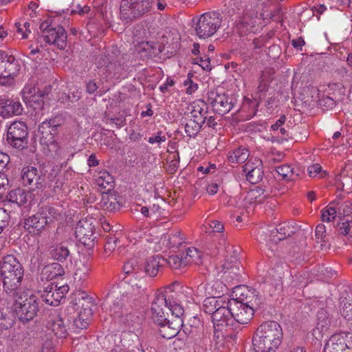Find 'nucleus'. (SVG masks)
I'll list each match as a JSON object with an SVG mask.
<instances>
[{
    "instance_id": "f257e3e1",
    "label": "nucleus",
    "mask_w": 352,
    "mask_h": 352,
    "mask_svg": "<svg viewBox=\"0 0 352 352\" xmlns=\"http://www.w3.org/2000/svg\"><path fill=\"white\" fill-rule=\"evenodd\" d=\"M23 276V265L14 255L3 257L0 261V281H2L3 292L6 294L16 296L17 292L22 291Z\"/></svg>"
},
{
    "instance_id": "f03ea898",
    "label": "nucleus",
    "mask_w": 352,
    "mask_h": 352,
    "mask_svg": "<svg viewBox=\"0 0 352 352\" xmlns=\"http://www.w3.org/2000/svg\"><path fill=\"white\" fill-rule=\"evenodd\" d=\"M63 123L62 116H56L43 121L38 126L40 143L44 150L47 151L54 158L64 159L66 157V149L61 147L55 140Z\"/></svg>"
},
{
    "instance_id": "7ed1b4c3",
    "label": "nucleus",
    "mask_w": 352,
    "mask_h": 352,
    "mask_svg": "<svg viewBox=\"0 0 352 352\" xmlns=\"http://www.w3.org/2000/svg\"><path fill=\"white\" fill-rule=\"evenodd\" d=\"M176 283L164 287L163 291H158L151 304V319L155 324H162L167 320L168 311L173 314V310L177 305H181L178 299L179 294L174 290Z\"/></svg>"
},
{
    "instance_id": "20e7f679",
    "label": "nucleus",
    "mask_w": 352,
    "mask_h": 352,
    "mask_svg": "<svg viewBox=\"0 0 352 352\" xmlns=\"http://www.w3.org/2000/svg\"><path fill=\"white\" fill-rule=\"evenodd\" d=\"M283 331L280 325L275 321L261 324L253 338L256 352H275L281 343Z\"/></svg>"
},
{
    "instance_id": "39448f33",
    "label": "nucleus",
    "mask_w": 352,
    "mask_h": 352,
    "mask_svg": "<svg viewBox=\"0 0 352 352\" xmlns=\"http://www.w3.org/2000/svg\"><path fill=\"white\" fill-rule=\"evenodd\" d=\"M131 63L130 54H121L118 47L113 45L99 56L96 64L98 67H104L107 73L118 78L128 70Z\"/></svg>"
},
{
    "instance_id": "423d86ee",
    "label": "nucleus",
    "mask_w": 352,
    "mask_h": 352,
    "mask_svg": "<svg viewBox=\"0 0 352 352\" xmlns=\"http://www.w3.org/2000/svg\"><path fill=\"white\" fill-rule=\"evenodd\" d=\"M10 297L14 300V310L20 322L25 324L37 316L42 305L37 296L21 291Z\"/></svg>"
},
{
    "instance_id": "0eeeda50",
    "label": "nucleus",
    "mask_w": 352,
    "mask_h": 352,
    "mask_svg": "<svg viewBox=\"0 0 352 352\" xmlns=\"http://www.w3.org/2000/svg\"><path fill=\"white\" fill-rule=\"evenodd\" d=\"M153 0H121L120 19L126 23H131L149 12Z\"/></svg>"
},
{
    "instance_id": "6e6552de",
    "label": "nucleus",
    "mask_w": 352,
    "mask_h": 352,
    "mask_svg": "<svg viewBox=\"0 0 352 352\" xmlns=\"http://www.w3.org/2000/svg\"><path fill=\"white\" fill-rule=\"evenodd\" d=\"M72 302L77 307L76 309L81 308L78 316L74 318L73 325L80 330L86 329L92 315V298L85 292L78 291L74 294Z\"/></svg>"
},
{
    "instance_id": "1a4fd4ad",
    "label": "nucleus",
    "mask_w": 352,
    "mask_h": 352,
    "mask_svg": "<svg viewBox=\"0 0 352 352\" xmlns=\"http://www.w3.org/2000/svg\"><path fill=\"white\" fill-rule=\"evenodd\" d=\"M222 17L219 12H209L199 17L195 31L200 38H208L212 36L221 25Z\"/></svg>"
},
{
    "instance_id": "9d476101",
    "label": "nucleus",
    "mask_w": 352,
    "mask_h": 352,
    "mask_svg": "<svg viewBox=\"0 0 352 352\" xmlns=\"http://www.w3.org/2000/svg\"><path fill=\"white\" fill-rule=\"evenodd\" d=\"M28 133L25 122L14 121L7 129L6 142L12 148L22 150L28 145Z\"/></svg>"
},
{
    "instance_id": "9b49d317",
    "label": "nucleus",
    "mask_w": 352,
    "mask_h": 352,
    "mask_svg": "<svg viewBox=\"0 0 352 352\" xmlns=\"http://www.w3.org/2000/svg\"><path fill=\"white\" fill-rule=\"evenodd\" d=\"M43 40L50 45H54L58 49L63 50L67 45V33L63 26L52 27L48 21L40 25Z\"/></svg>"
},
{
    "instance_id": "f8f14e48",
    "label": "nucleus",
    "mask_w": 352,
    "mask_h": 352,
    "mask_svg": "<svg viewBox=\"0 0 352 352\" xmlns=\"http://www.w3.org/2000/svg\"><path fill=\"white\" fill-rule=\"evenodd\" d=\"M184 312V310L182 305H177L173 308L171 319L167 318V320L163 322L162 324H157L160 327L159 333L162 338L170 339L179 334L183 325L182 317Z\"/></svg>"
},
{
    "instance_id": "ddd939ff",
    "label": "nucleus",
    "mask_w": 352,
    "mask_h": 352,
    "mask_svg": "<svg viewBox=\"0 0 352 352\" xmlns=\"http://www.w3.org/2000/svg\"><path fill=\"white\" fill-rule=\"evenodd\" d=\"M208 102L211 104L214 112L223 116L232 109L236 100L224 92L210 91L208 94Z\"/></svg>"
},
{
    "instance_id": "4468645a",
    "label": "nucleus",
    "mask_w": 352,
    "mask_h": 352,
    "mask_svg": "<svg viewBox=\"0 0 352 352\" xmlns=\"http://www.w3.org/2000/svg\"><path fill=\"white\" fill-rule=\"evenodd\" d=\"M227 255L222 267L224 270L223 276L226 278L238 279L241 276V263L239 261V248L228 245L226 247Z\"/></svg>"
},
{
    "instance_id": "2eb2a0df",
    "label": "nucleus",
    "mask_w": 352,
    "mask_h": 352,
    "mask_svg": "<svg viewBox=\"0 0 352 352\" xmlns=\"http://www.w3.org/2000/svg\"><path fill=\"white\" fill-rule=\"evenodd\" d=\"M214 326L212 342L219 352H226L227 348L232 346L237 338V332L224 327Z\"/></svg>"
},
{
    "instance_id": "dca6fc26",
    "label": "nucleus",
    "mask_w": 352,
    "mask_h": 352,
    "mask_svg": "<svg viewBox=\"0 0 352 352\" xmlns=\"http://www.w3.org/2000/svg\"><path fill=\"white\" fill-rule=\"evenodd\" d=\"M230 305L232 311V318L235 322H233V331L238 333L241 329V324H248L250 321L254 310L234 299L231 300Z\"/></svg>"
},
{
    "instance_id": "f3484780",
    "label": "nucleus",
    "mask_w": 352,
    "mask_h": 352,
    "mask_svg": "<svg viewBox=\"0 0 352 352\" xmlns=\"http://www.w3.org/2000/svg\"><path fill=\"white\" fill-rule=\"evenodd\" d=\"M75 234L78 241L85 246H94L96 236L93 219H84L78 221L75 228Z\"/></svg>"
},
{
    "instance_id": "a211bd4d",
    "label": "nucleus",
    "mask_w": 352,
    "mask_h": 352,
    "mask_svg": "<svg viewBox=\"0 0 352 352\" xmlns=\"http://www.w3.org/2000/svg\"><path fill=\"white\" fill-rule=\"evenodd\" d=\"M327 351L346 352L352 349V333L342 332L331 336L324 346Z\"/></svg>"
},
{
    "instance_id": "6ab92c4d",
    "label": "nucleus",
    "mask_w": 352,
    "mask_h": 352,
    "mask_svg": "<svg viewBox=\"0 0 352 352\" xmlns=\"http://www.w3.org/2000/svg\"><path fill=\"white\" fill-rule=\"evenodd\" d=\"M231 300H226L218 309L213 316H211L213 325L217 327H224L233 330V322L234 319L232 318V311L230 305Z\"/></svg>"
},
{
    "instance_id": "aec40b11",
    "label": "nucleus",
    "mask_w": 352,
    "mask_h": 352,
    "mask_svg": "<svg viewBox=\"0 0 352 352\" xmlns=\"http://www.w3.org/2000/svg\"><path fill=\"white\" fill-rule=\"evenodd\" d=\"M236 292V295L239 296L240 300L238 301L250 307L254 310L259 308L263 302V296L260 295L258 292L252 287L240 286L238 287Z\"/></svg>"
},
{
    "instance_id": "412c9836",
    "label": "nucleus",
    "mask_w": 352,
    "mask_h": 352,
    "mask_svg": "<svg viewBox=\"0 0 352 352\" xmlns=\"http://www.w3.org/2000/svg\"><path fill=\"white\" fill-rule=\"evenodd\" d=\"M48 221L46 220V216H43L38 210L37 212L24 219V228L33 235H40L49 226Z\"/></svg>"
},
{
    "instance_id": "4be33fe9",
    "label": "nucleus",
    "mask_w": 352,
    "mask_h": 352,
    "mask_svg": "<svg viewBox=\"0 0 352 352\" xmlns=\"http://www.w3.org/2000/svg\"><path fill=\"white\" fill-rule=\"evenodd\" d=\"M227 290L228 288L225 284L221 281L216 280L212 284L201 283L197 287L195 295L199 297L210 296L221 299V296L223 295Z\"/></svg>"
},
{
    "instance_id": "5701e85b",
    "label": "nucleus",
    "mask_w": 352,
    "mask_h": 352,
    "mask_svg": "<svg viewBox=\"0 0 352 352\" xmlns=\"http://www.w3.org/2000/svg\"><path fill=\"white\" fill-rule=\"evenodd\" d=\"M21 179L25 186H34L37 189H41L45 186L44 177L34 166L24 167L22 170Z\"/></svg>"
},
{
    "instance_id": "b1692460",
    "label": "nucleus",
    "mask_w": 352,
    "mask_h": 352,
    "mask_svg": "<svg viewBox=\"0 0 352 352\" xmlns=\"http://www.w3.org/2000/svg\"><path fill=\"white\" fill-rule=\"evenodd\" d=\"M20 69L18 60L12 55L0 51V75L10 76L16 75Z\"/></svg>"
},
{
    "instance_id": "393cba45",
    "label": "nucleus",
    "mask_w": 352,
    "mask_h": 352,
    "mask_svg": "<svg viewBox=\"0 0 352 352\" xmlns=\"http://www.w3.org/2000/svg\"><path fill=\"white\" fill-rule=\"evenodd\" d=\"M23 111L21 103L11 98H0V116L3 118H10L19 116Z\"/></svg>"
},
{
    "instance_id": "a878e982",
    "label": "nucleus",
    "mask_w": 352,
    "mask_h": 352,
    "mask_svg": "<svg viewBox=\"0 0 352 352\" xmlns=\"http://www.w3.org/2000/svg\"><path fill=\"white\" fill-rule=\"evenodd\" d=\"M128 294V292L124 294H121L120 292H117L116 290L111 291L108 294V300L112 302L109 309L111 315L118 318L124 314L123 307L129 298Z\"/></svg>"
},
{
    "instance_id": "bb28decb",
    "label": "nucleus",
    "mask_w": 352,
    "mask_h": 352,
    "mask_svg": "<svg viewBox=\"0 0 352 352\" xmlns=\"http://www.w3.org/2000/svg\"><path fill=\"white\" fill-rule=\"evenodd\" d=\"M256 24V15L254 12L246 10L236 23V29L240 35L252 32Z\"/></svg>"
},
{
    "instance_id": "cd10ccee",
    "label": "nucleus",
    "mask_w": 352,
    "mask_h": 352,
    "mask_svg": "<svg viewBox=\"0 0 352 352\" xmlns=\"http://www.w3.org/2000/svg\"><path fill=\"white\" fill-rule=\"evenodd\" d=\"M32 194L21 188H16L11 190L7 199L9 202L16 204L17 206H23L25 208L32 205Z\"/></svg>"
},
{
    "instance_id": "c85d7f7f",
    "label": "nucleus",
    "mask_w": 352,
    "mask_h": 352,
    "mask_svg": "<svg viewBox=\"0 0 352 352\" xmlns=\"http://www.w3.org/2000/svg\"><path fill=\"white\" fill-rule=\"evenodd\" d=\"M262 162L255 159V163L248 161L243 166L247 180L251 184H257L262 180L263 171L261 167Z\"/></svg>"
},
{
    "instance_id": "c756f323",
    "label": "nucleus",
    "mask_w": 352,
    "mask_h": 352,
    "mask_svg": "<svg viewBox=\"0 0 352 352\" xmlns=\"http://www.w3.org/2000/svg\"><path fill=\"white\" fill-rule=\"evenodd\" d=\"M65 287L54 289L53 283L49 284L41 294L42 301L51 306H58L64 296Z\"/></svg>"
},
{
    "instance_id": "7c9ffc66",
    "label": "nucleus",
    "mask_w": 352,
    "mask_h": 352,
    "mask_svg": "<svg viewBox=\"0 0 352 352\" xmlns=\"http://www.w3.org/2000/svg\"><path fill=\"white\" fill-rule=\"evenodd\" d=\"M47 327L49 330L53 331L58 338H65L66 336V325L63 318L56 311L49 316Z\"/></svg>"
},
{
    "instance_id": "2f4dec72",
    "label": "nucleus",
    "mask_w": 352,
    "mask_h": 352,
    "mask_svg": "<svg viewBox=\"0 0 352 352\" xmlns=\"http://www.w3.org/2000/svg\"><path fill=\"white\" fill-rule=\"evenodd\" d=\"M192 109L190 111L192 120H195L199 124L204 125L207 119L208 107L203 100H197L191 104Z\"/></svg>"
},
{
    "instance_id": "473e14b6",
    "label": "nucleus",
    "mask_w": 352,
    "mask_h": 352,
    "mask_svg": "<svg viewBox=\"0 0 352 352\" xmlns=\"http://www.w3.org/2000/svg\"><path fill=\"white\" fill-rule=\"evenodd\" d=\"M64 274V268L59 263H52L42 269L40 278L42 281H50L62 276Z\"/></svg>"
},
{
    "instance_id": "72a5a7b5",
    "label": "nucleus",
    "mask_w": 352,
    "mask_h": 352,
    "mask_svg": "<svg viewBox=\"0 0 352 352\" xmlns=\"http://www.w3.org/2000/svg\"><path fill=\"white\" fill-rule=\"evenodd\" d=\"M339 206L338 201H332L329 204V205L326 207L322 211L321 219L322 221L324 222H331L336 217V214L338 212L339 214L345 215V210L343 208L342 213L341 212L342 208H346L347 206L346 204H342L338 209L337 207Z\"/></svg>"
},
{
    "instance_id": "f704fd0d",
    "label": "nucleus",
    "mask_w": 352,
    "mask_h": 352,
    "mask_svg": "<svg viewBox=\"0 0 352 352\" xmlns=\"http://www.w3.org/2000/svg\"><path fill=\"white\" fill-rule=\"evenodd\" d=\"M270 243L274 244L290 236L294 233L291 228L285 223L278 225L276 228L270 230Z\"/></svg>"
},
{
    "instance_id": "c9c22d12",
    "label": "nucleus",
    "mask_w": 352,
    "mask_h": 352,
    "mask_svg": "<svg viewBox=\"0 0 352 352\" xmlns=\"http://www.w3.org/2000/svg\"><path fill=\"white\" fill-rule=\"evenodd\" d=\"M269 196L265 190L261 187H256L250 190L245 197L246 204H261Z\"/></svg>"
},
{
    "instance_id": "e433bc0d",
    "label": "nucleus",
    "mask_w": 352,
    "mask_h": 352,
    "mask_svg": "<svg viewBox=\"0 0 352 352\" xmlns=\"http://www.w3.org/2000/svg\"><path fill=\"white\" fill-rule=\"evenodd\" d=\"M165 260L159 255L153 256L147 258L144 267V272L146 274L151 277H154L157 274L160 267L162 266L161 261Z\"/></svg>"
},
{
    "instance_id": "4c0bfd02",
    "label": "nucleus",
    "mask_w": 352,
    "mask_h": 352,
    "mask_svg": "<svg viewBox=\"0 0 352 352\" xmlns=\"http://www.w3.org/2000/svg\"><path fill=\"white\" fill-rule=\"evenodd\" d=\"M272 72L270 70L263 71L260 78L259 83L257 87V94L260 100H263L266 96V93L269 89L270 82L272 78L271 77Z\"/></svg>"
},
{
    "instance_id": "58836bf2",
    "label": "nucleus",
    "mask_w": 352,
    "mask_h": 352,
    "mask_svg": "<svg viewBox=\"0 0 352 352\" xmlns=\"http://www.w3.org/2000/svg\"><path fill=\"white\" fill-rule=\"evenodd\" d=\"M43 216H46V220L50 225L54 220H58L61 218L62 210L58 206L52 205H44L39 208Z\"/></svg>"
},
{
    "instance_id": "ea45409f",
    "label": "nucleus",
    "mask_w": 352,
    "mask_h": 352,
    "mask_svg": "<svg viewBox=\"0 0 352 352\" xmlns=\"http://www.w3.org/2000/svg\"><path fill=\"white\" fill-rule=\"evenodd\" d=\"M91 271V268L87 263H79L76 265L75 272L73 277L74 281L78 284H81L85 280Z\"/></svg>"
},
{
    "instance_id": "a19ab883",
    "label": "nucleus",
    "mask_w": 352,
    "mask_h": 352,
    "mask_svg": "<svg viewBox=\"0 0 352 352\" xmlns=\"http://www.w3.org/2000/svg\"><path fill=\"white\" fill-rule=\"evenodd\" d=\"M206 298L203 304V310L205 313L210 314L213 316L218 309V307H221L225 300L217 299V298L210 296Z\"/></svg>"
},
{
    "instance_id": "79ce46f5",
    "label": "nucleus",
    "mask_w": 352,
    "mask_h": 352,
    "mask_svg": "<svg viewBox=\"0 0 352 352\" xmlns=\"http://www.w3.org/2000/svg\"><path fill=\"white\" fill-rule=\"evenodd\" d=\"M277 173L282 177L283 179L294 181L298 177L299 174L294 168H292L288 164H283L276 167Z\"/></svg>"
},
{
    "instance_id": "37998d69",
    "label": "nucleus",
    "mask_w": 352,
    "mask_h": 352,
    "mask_svg": "<svg viewBox=\"0 0 352 352\" xmlns=\"http://www.w3.org/2000/svg\"><path fill=\"white\" fill-rule=\"evenodd\" d=\"M331 322V317L325 309H320L317 313V328L322 331H327Z\"/></svg>"
},
{
    "instance_id": "c03bdc74",
    "label": "nucleus",
    "mask_w": 352,
    "mask_h": 352,
    "mask_svg": "<svg viewBox=\"0 0 352 352\" xmlns=\"http://www.w3.org/2000/svg\"><path fill=\"white\" fill-rule=\"evenodd\" d=\"M166 246L170 248H178L184 242V239L181 230H173L164 239Z\"/></svg>"
},
{
    "instance_id": "a18cd8bd",
    "label": "nucleus",
    "mask_w": 352,
    "mask_h": 352,
    "mask_svg": "<svg viewBox=\"0 0 352 352\" xmlns=\"http://www.w3.org/2000/svg\"><path fill=\"white\" fill-rule=\"evenodd\" d=\"M340 313L348 320H352V293L344 298H341Z\"/></svg>"
},
{
    "instance_id": "49530a36",
    "label": "nucleus",
    "mask_w": 352,
    "mask_h": 352,
    "mask_svg": "<svg viewBox=\"0 0 352 352\" xmlns=\"http://www.w3.org/2000/svg\"><path fill=\"white\" fill-rule=\"evenodd\" d=\"M50 254L54 260L63 263L69 256L70 252L67 247L60 245L52 249Z\"/></svg>"
},
{
    "instance_id": "de8ad7c7",
    "label": "nucleus",
    "mask_w": 352,
    "mask_h": 352,
    "mask_svg": "<svg viewBox=\"0 0 352 352\" xmlns=\"http://www.w3.org/2000/svg\"><path fill=\"white\" fill-rule=\"evenodd\" d=\"M100 205L109 212H115L120 208V204L113 195H103L100 201Z\"/></svg>"
},
{
    "instance_id": "09e8293b",
    "label": "nucleus",
    "mask_w": 352,
    "mask_h": 352,
    "mask_svg": "<svg viewBox=\"0 0 352 352\" xmlns=\"http://www.w3.org/2000/svg\"><path fill=\"white\" fill-rule=\"evenodd\" d=\"M202 253L197 248H188L186 250V256L184 257L186 264L194 263L199 265L201 263Z\"/></svg>"
},
{
    "instance_id": "8fccbe9b",
    "label": "nucleus",
    "mask_w": 352,
    "mask_h": 352,
    "mask_svg": "<svg viewBox=\"0 0 352 352\" xmlns=\"http://www.w3.org/2000/svg\"><path fill=\"white\" fill-rule=\"evenodd\" d=\"M248 149L239 148L233 151V153L229 156V161L232 163L241 164L245 162L249 157Z\"/></svg>"
},
{
    "instance_id": "3c124183",
    "label": "nucleus",
    "mask_w": 352,
    "mask_h": 352,
    "mask_svg": "<svg viewBox=\"0 0 352 352\" xmlns=\"http://www.w3.org/2000/svg\"><path fill=\"white\" fill-rule=\"evenodd\" d=\"M352 221L342 219L337 223V228L339 234L343 236L349 235L348 241H352V231H351Z\"/></svg>"
},
{
    "instance_id": "603ef678",
    "label": "nucleus",
    "mask_w": 352,
    "mask_h": 352,
    "mask_svg": "<svg viewBox=\"0 0 352 352\" xmlns=\"http://www.w3.org/2000/svg\"><path fill=\"white\" fill-rule=\"evenodd\" d=\"M96 183L98 186L106 188L108 186L111 187L113 183V177L107 171L99 173V175L96 179Z\"/></svg>"
},
{
    "instance_id": "864d4df0",
    "label": "nucleus",
    "mask_w": 352,
    "mask_h": 352,
    "mask_svg": "<svg viewBox=\"0 0 352 352\" xmlns=\"http://www.w3.org/2000/svg\"><path fill=\"white\" fill-rule=\"evenodd\" d=\"M202 126V124H199L195 120L190 119L185 124V132L188 137L195 138Z\"/></svg>"
},
{
    "instance_id": "5fc2aeb1",
    "label": "nucleus",
    "mask_w": 352,
    "mask_h": 352,
    "mask_svg": "<svg viewBox=\"0 0 352 352\" xmlns=\"http://www.w3.org/2000/svg\"><path fill=\"white\" fill-rule=\"evenodd\" d=\"M1 307L3 308L0 309V332H2L5 330H8L14 325V321L12 317H10L8 314L3 312L6 305L4 306L1 305Z\"/></svg>"
},
{
    "instance_id": "6e6d98bb",
    "label": "nucleus",
    "mask_w": 352,
    "mask_h": 352,
    "mask_svg": "<svg viewBox=\"0 0 352 352\" xmlns=\"http://www.w3.org/2000/svg\"><path fill=\"white\" fill-rule=\"evenodd\" d=\"M280 10L274 9L270 11H263L260 14L261 19L265 24H267L271 20H278L280 19Z\"/></svg>"
},
{
    "instance_id": "4d7b16f0",
    "label": "nucleus",
    "mask_w": 352,
    "mask_h": 352,
    "mask_svg": "<svg viewBox=\"0 0 352 352\" xmlns=\"http://www.w3.org/2000/svg\"><path fill=\"white\" fill-rule=\"evenodd\" d=\"M316 240L317 243H324L321 245H325L328 243L329 240L326 235V228L324 225L320 223L318 224L315 230Z\"/></svg>"
},
{
    "instance_id": "13d9d810",
    "label": "nucleus",
    "mask_w": 352,
    "mask_h": 352,
    "mask_svg": "<svg viewBox=\"0 0 352 352\" xmlns=\"http://www.w3.org/2000/svg\"><path fill=\"white\" fill-rule=\"evenodd\" d=\"M119 318H120V322L128 327H135L136 324H139V318L131 313L124 315L123 314Z\"/></svg>"
},
{
    "instance_id": "bf43d9fd",
    "label": "nucleus",
    "mask_w": 352,
    "mask_h": 352,
    "mask_svg": "<svg viewBox=\"0 0 352 352\" xmlns=\"http://www.w3.org/2000/svg\"><path fill=\"white\" fill-rule=\"evenodd\" d=\"M168 263L173 269H180L187 265L183 256L179 255L170 256L168 259Z\"/></svg>"
},
{
    "instance_id": "052dcab7",
    "label": "nucleus",
    "mask_w": 352,
    "mask_h": 352,
    "mask_svg": "<svg viewBox=\"0 0 352 352\" xmlns=\"http://www.w3.org/2000/svg\"><path fill=\"white\" fill-rule=\"evenodd\" d=\"M318 105L323 110L331 109L336 106V100L332 97L322 96L318 101Z\"/></svg>"
},
{
    "instance_id": "680f3d73",
    "label": "nucleus",
    "mask_w": 352,
    "mask_h": 352,
    "mask_svg": "<svg viewBox=\"0 0 352 352\" xmlns=\"http://www.w3.org/2000/svg\"><path fill=\"white\" fill-rule=\"evenodd\" d=\"M10 219V214L7 211L3 208H0V234L8 226Z\"/></svg>"
},
{
    "instance_id": "e2e57ef3",
    "label": "nucleus",
    "mask_w": 352,
    "mask_h": 352,
    "mask_svg": "<svg viewBox=\"0 0 352 352\" xmlns=\"http://www.w3.org/2000/svg\"><path fill=\"white\" fill-rule=\"evenodd\" d=\"M192 63L199 65L203 69L206 71H210L212 69L210 60L208 57H206L205 58L203 57H197L193 59Z\"/></svg>"
},
{
    "instance_id": "0e129e2a",
    "label": "nucleus",
    "mask_w": 352,
    "mask_h": 352,
    "mask_svg": "<svg viewBox=\"0 0 352 352\" xmlns=\"http://www.w3.org/2000/svg\"><path fill=\"white\" fill-rule=\"evenodd\" d=\"M90 10L89 6H81L80 4L75 5L73 3L71 6L70 12L72 14H78L79 15H83L86 13H88Z\"/></svg>"
},
{
    "instance_id": "69168bd1",
    "label": "nucleus",
    "mask_w": 352,
    "mask_h": 352,
    "mask_svg": "<svg viewBox=\"0 0 352 352\" xmlns=\"http://www.w3.org/2000/svg\"><path fill=\"white\" fill-rule=\"evenodd\" d=\"M138 266L136 265V262L134 260H130L126 262L123 266L124 272L126 274H131L133 273H137L138 272Z\"/></svg>"
},
{
    "instance_id": "338daca9",
    "label": "nucleus",
    "mask_w": 352,
    "mask_h": 352,
    "mask_svg": "<svg viewBox=\"0 0 352 352\" xmlns=\"http://www.w3.org/2000/svg\"><path fill=\"white\" fill-rule=\"evenodd\" d=\"M163 133L161 131L157 132V133L152 137H150L148 140V143L154 144L158 143L160 144L162 142H164L166 140V138L165 135H162Z\"/></svg>"
},
{
    "instance_id": "774afa93",
    "label": "nucleus",
    "mask_w": 352,
    "mask_h": 352,
    "mask_svg": "<svg viewBox=\"0 0 352 352\" xmlns=\"http://www.w3.org/2000/svg\"><path fill=\"white\" fill-rule=\"evenodd\" d=\"M68 100L72 102H77L81 98V91L78 88L71 89L67 96Z\"/></svg>"
}]
</instances>
